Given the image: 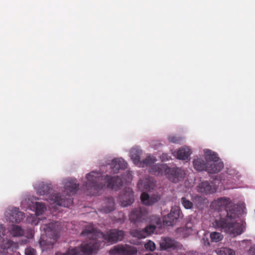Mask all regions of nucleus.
<instances>
[{"instance_id": "obj_16", "label": "nucleus", "mask_w": 255, "mask_h": 255, "mask_svg": "<svg viewBox=\"0 0 255 255\" xmlns=\"http://www.w3.org/2000/svg\"><path fill=\"white\" fill-rule=\"evenodd\" d=\"M115 209V202L112 197H108L105 200L103 205L99 208V211L104 213H109Z\"/></svg>"}, {"instance_id": "obj_20", "label": "nucleus", "mask_w": 255, "mask_h": 255, "mask_svg": "<svg viewBox=\"0 0 255 255\" xmlns=\"http://www.w3.org/2000/svg\"><path fill=\"white\" fill-rule=\"evenodd\" d=\"M89 244L88 243H83L79 247H75L74 248H69L65 253H57L55 255H90L91 254H87L83 252L81 250L83 245Z\"/></svg>"}, {"instance_id": "obj_11", "label": "nucleus", "mask_w": 255, "mask_h": 255, "mask_svg": "<svg viewBox=\"0 0 255 255\" xmlns=\"http://www.w3.org/2000/svg\"><path fill=\"white\" fill-rule=\"evenodd\" d=\"M48 199L53 204L66 207L70 206L73 202L72 200L69 197H62L59 193H53L49 195Z\"/></svg>"}, {"instance_id": "obj_14", "label": "nucleus", "mask_w": 255, "mask_h": 255, "mask_svg": "<svg viewBox=\"0 0 255 255\" xmlns=\"http://www.w3.org/2000/svg\"><path fill=\"white\" fill-rule=\"evenodd\" d=\"M216 190V187L207 181L201 182L198 186V192L205 194H212Z\"/></svg>"}, {"instance_id": "obj_35", "label": "nucleus", "mask_w": 255, "mask_h": 255, "mask_svg": "<svg viewBox=\"0 0 255 255\" xmlns=\"http://www.w3.org/2000/svg\"><path fill=\"white\" fill-rule=\"evenodd\" d=\"M220 254V255H235V252L230 248H224L221 250Z\"/></svg>"}, {"instance_id": "obj_32", "label": "nucleus", "mask_w": 255, "mask_h": 255, "mask_svg": "<svg viewBox=\"0 0 255 255\" xmlns=\"http://www.w3.org/2000/svg\"><path fill=\"white\" fill-rule=\"evenodd\" d=\"M181 203L183 206L187 209L192 208L193 204L192 202L188 200L186 197H182L181 199Z\"/></svg>"}, {"instance_id": "obj_30", "label": "nucleus", "mask_w": 255, "mask_h": 255, "mask_svg": "<svg viewBox=\"0 0 255 255\" xmlns=\"http://www.w3.org/2000/svg\"><path fill=\"white\" fill-rule=\"evenodd\" d=\"M210 238L212 242L217 243L221 241L223 236L221 233L215 232L210 234Z\"/></svg>"}, {"instance_id": "obj_37", "label": "nucleus", "mask_w": 255, "mask_h": 255, "mask_svg": "<svg viewBox=\"0 0 255 255\" xmlns=\"http://www.w3.org/2000/svg\"><path fill=\"white\" fill-rule=\"evenodd\" d=\"M126 219V216L124 213L121 212L119 214V217L118 218H115L114 221L115 223L123 224L125 222Z\"/></svg>"}, {"instance_id": "obj_3", "label": "nucleus", "mask_w": 255, "mask_h": 255, "mask_svg": "<svg viewBox=\"0 0 255 255\" xmlns=\"http://www.w3.org/2000/svg\"><path fill=\"white\" fill-rule=\"evenodd\" d=\"M87 182L84 184L87 194L97 196L106 184L109 188L117 190L123 186L122 179L119 176H103L100 172L92 171L86 175Z\"/></svg>"}, {"instance_id": "obj_8", "label": "nucleus", "mask_w": 255, "mask_h": 255, "mask_svg": "<svg viewBox=\"0 0 255 255\" xmlns=\"http://www.w3.org/2000/svg\"><path fill=\"white\" fill-rule=\"evenodd\" d=\"M5 217L7 221L18 223L23 219L24 214L20 211L18 208L11 207L5 211Z\"/></svg>"}, {"instance_id": "obj_26", "label": "nucleus", "mask_w": 255, "mask_h": 255, "mask_svg": "<svg viewBox=\"0 0 255 255\" xmlns=\"http://www.w3.org/2000/svg\"><path fill=\"white\" fill-rule=\"evenodd\" d=\"M129 234L133 237L138 239L146 238L143 229H131L129 231Z\"/></svg>"}, {"instance_id": "obj_2", "label": "nucleus", "mask_w": 255, "mask_h": 255, "mask_svg": "<svg viewBox=\"0 0 255 255\" xmlns=\"http://www.w3.org/2000/svg\"><path fill=\"white\" fill-rule=\"evenodd\" d=\"M81 235L90 239L89 244L83 245L81 250L87 254H92L96 252L101 246V242L107 241L110 243H116L122 241L125 237V232L118 229H111L106 234H104L93 226L85 227Z\"/></svg>"}, {"instance_id": "obj_42", "label": "nucleus", "mask_w": 255, "mask_h": 255, "mask_svg": "<svg viewBox=\"0 0 255 255\" xmlns=\"http://www.w3.org/2000/svg\"><path fill=\"white\" fill-rule=\"evenodd\" d=\"M178 232L179 233H182V235L183 236V237L185 238V237H187V236H185V234L186 233H188V231H183V230H182V228L178 229Z\"/></svg>"}, {"instance_id": "obj_23", "label": "nucleus", "mask_w": 255, "mask_h": 255, "mask_svg": "<svg viewBox=\"0 0 255 255\" xmlns=\"http://www.w3.org/2000/svg\"><path fill=\"white\" fill-rule=\"evenodd\" d=\"M191 154V150L189 147H182L177 151V157L179 159L186 160L188 158Z\"/></svg>"}, {"instance_id": "obj_41", "label": "nucleus", "mask_w": 255, "mask_h": 255, "mask_svg": "<svg viewBox=\"0 0 255 255\" xmlns=\"http://www.w3.org/2000/svg\"><path fill=\"white\" fill-rule=\"evenodd\" d=\"M250 253L251 255H255V245L251 248Z\"/></svg>"}, {"instance_id": "obj_43", "label": "nucleus", "mask_w": 255, "mask_h": 255, "mask_svg": "<svg viewBox=\"0 0 255 255\" xmlns=\"http://www.w3.org/2000/svg\"><path fill=\"white\" fill-rule=\"evenodd\" d=\"M152 218L153 219H154V220H155V223H156V224H157V225H158V224H159V223H160V220H159V218H157V217H155V216H152Z\"/></svg>"}, {"instance_id": "obj_24", "label": "nucleus", "mask_w": 255, "mask_h": 255, "mask_svg": "<svg viewBox=\"0 0 255 255\" xmlns=\"http://www.w3.org/2000/svg\"><path fill=\"white\" fill-rule=\"evenodd\" d=\"M205 157L206 159L207 162H217L218 161L219 159L218 155L215 152L212 151L209 149H205L204 150Z\"/></svg>"}, {"instance_id": "obj_18", "label": "nucleus", "mask_w": 255, "mask_h": 255, "mask_svg": "<svg viewBox=\"0 0 255 255\" xmlns=\"http://www.w3.org/2000/svg\"><path fill=\"white\" fill-rule=\"evenodd\" d=\"M224 167L222 162H208L207 171L209 173H216L220 172Z\"/></svg>"}, {"instance_id": "obj_34", "label": "nucleus", "mask_w": 255, "mask_h": 255, "mask_svg": "<svg viewBox=\"0 0 255 255\" xmlns=\"http://www.w3.org/2000/svg\"><path fill=\"white\" fill-rule=\"evenodd\" d=\"M192 227L193 225L192 223L189 222L186 224L185 226L184 227L182 228V230H183V231H188V233L185 234V236H188L192 234L193 231Z\"/></svg>"}, {"instance_id": "obj_33", "label": "nucleus", "mask_w": 255, "mask_h": 255, "mask_svg": "<svg viewBox=\"0 0 255 255\" xmlns=\"http://www.w3.org/2000/svg\"><path fill=\"white\" fill-rule=\"evenodd\" d=\"M27 222L32 225H36L39 223V219L34 215H30L26 219Z\"/></svg>"}, {"instance_id": "obj_10", "label": "nucleus", "mask_w": 255, "mask_h": 255, "mask_svg": "<svg viewBox=\"0 0 255 255\" xmlns=\"http://www.w3.org/2000/svg\"><path fill=\"white\" fill-rule=\"evenodd\" d=\"M133 192L130 188H125L119 196V199L123 207H127L134 202Z\"/></svg>"}, {"instance_id": "obj_9", "label": "nucleus", "mask_w": 255, "mask_h": 255, "mask_svg": "<svg viewBox=\"0 0 255 255\" xmlns=\"http://www.w3.org/2000/svg\"><path fill=\"white\" fill-rule=\"evenodd\" d=\"M182 217L183 214L180 208L178 206H174L171 208L170 212L164 217L163 221L166 226H172L177 219Z\"/></svg>"}, {"instance_id": "obj_1", "label": "nucleus", "mask_w": 255, "mask_h": 255, "mask_svg": "<svg viewBox=\"0 0 255 255\" xmlns=\"http://www.w3.org/2000/svg\"><path fill=\"white\" fill-rule=\"evenodd\" d=\"M211 207L219 211H225L226 215H221L218 219L213 223V227L222 232L235 237L243 233L242 228L237 219L239 218L241 210L238 206L226 197H220L213 201Z\"/></svg>"}, {"instance_id": "obj_27", "label": "nucleus", "mask_w": 255, "mask_h": 255, "mask_svg": "<svg viewBox=\"0 0 255 255\" xmlns=\"http://www.w3.org/2000/svg\"><path fill=\"white\" fill-rule=\"evenodd\" d=\"M155 161L156 159L155 158L148 156L145 159L141 161L139 167H143L144 166H149L150 167Z\"/></svg>"}, {"instance_id": "obj_17", "label": "nucleus", "mask_w": 255, "mask_h": 255, "mask_svg": "<svg viewBox=\"0 0 255 255\" xmlns=\"http://www.w3.org/2000/svg\"><path fill=\"white\" fill-rule=\"evenodd\" d=\"M140 199L142 204L149 206L158 202L160 198L157 195L150 197L147 193L143 192L140 196Z\"/></svg>"}, {"instance_id": "obj_21", "label": "nucleus", "mask_w": 255, "mask_h": 255, "mask_svg": "<svg viewBox=\"0 0 255 255\" xmlns=\"http://www.w3.org/2000/svg\"><path fill=\"white\" fill-rule=\"evenodd\" d=\"M193 164L194 168L198 171H207L208 162L204 161L202 158L194 159Z\"/></svg>"}, {"instance_id": "obj_22", "label": "nucleus", "mask_w": 255, "mask_h": 255, "mask_svg": "<svg viewBox=\"0 0 255 255\" xmlns=\"http://www.w3.org/2000/svg\"><path fill=\"white\" fill-rule=\"evenodd\" d=\"M137 186L139 189L150 190V189H153L154 184L153 181L148 178L140 179L138 182Z\"/></svg>"}, {"instance_id": "obj_36", "label": "nucleus", "mask_w": 255, "mask_h": 255, "mask_svg": "<svg viewBox=\"0 0 255 255\" xmlns=\"http://www.w3.org/2000/svg\"><path fill=\"white\" fill-rule=\"evenodd\" d=\"M168 139L170 142L174 143H180L182 140V138L180 136L170 135L168 136Z\"/></svg>"}, {"instance_id": "obj_12", "label": "nucleus", "mask_w": 255, "mask_h": 255, "mask_svg": "<svg viewBox=\"0 0 255 255\" xmlns=\"http://www.w3.org/2000/svg\"><path fill=\"white\" fill-rule=\"evenodd\" d=\"M161 250H174L180 247V244L175 240L169 237L162 238L159 242Z\"/></svg>"}, {"instance_id": "obj_25", "label": "nucleus", "mask_w": 255, "mask_h": 255, "mask_svg": "<svg viewBox=\"0 0 255 255\" xmlns=\"http://www.w3.org/2000/svg\"><path fill=\"white\" fill-rule=\"evenodd\" d=\"M140 151L135 149H132L130 151V157L134 163V164L136 165L139 166V163H140Z\"/></svg>"}, {"instance_id": "obj_31", "label": "nucleus", "mask_w": 255, "mask_h": 255, "mask_svg": "<svg viewBox=\"0 0 255 255\" xmlns=\"http://www.w3.org/2000/svg\"><path fill=\"white\" fill-rule=\"evenodd\" d=\"M156 229V226L154 225H149L147 226L144 229H143L146 237L153 234Z\"/></svg>"}, {"instance_id": "obj_29", "label": "nucleus", "mask_w": 255, "mask_h": 255, "mask_svg": "<svg viewBox=\"0 0 255 255\" xmlns=\"http://www.w3.org/2000/svg\"><path fill=\"white\" fill-rule=\"evenodd\" d=\"M11 234L14 237H20L23 235V230L18 225L13 226L11 229Z\"/></svg>"}, {"instance_id": "obj_39", "label": "nucleus", "mask_w": 255, "mask_h": 255, "mask_svg": "<svg viewBox=\"0 0 255 255\" xmlns=\"http://www.w3.org/2000/svg\"><path fill=\"white\" fill-rule=\"evenodd\" d=\"M25 255H36V251L33 248L29 247L25 250Z\"/></svg>"}, {"instance_id": "obj_40", "label": "nucleus", "mask_w": 255, "mask_h": 255, "mask_svg": "<svg viewBox=\"0 0 255 255\" xmlns=\"http://www.w3.org/2000/svg\"><path fill=\"white\" fill-rule=\"evenodd\" d=\"M5 228L1 224H0V240L2 239L4 236Z\"/></svg>"}, {"instance_id": "obj_13", "label": "nucleus", "mask_w": 255, "mask_h": 255, "mask_svg": "<svg viewBox=\"0 0 255 255\" xmlns=\"http://www.w3.org/2000/svg\"><path fill=\"white\" fill-rule=\"evenodd\" d=\"M79 188V184L76 179H68L66 182L64 194L69 197L71 194L76 193Z\"/></svg>"}, {"instance_id": "obj_4", "label": "nucleus", "mask_w": 255, "mask_h": 255, "mask_svg": "<svg viewBox=\"0 0 255 255\" xmlns=\"http://www.w3.org/2000/svg\"><path fill=\"white\" fill-rule=\"evenodd\" d=\"M149 172L155 175H165L171 181L177 183L183 179L185 172L181 168L169 167L165 164H155L149 168Z\"/></svg>"}, {"instance_id": "obj_19", "label": "nucleus", "mask_w": 255, "mask_h": 255, "mask_svg": "<svg viewBox=\"0 0 255 255\" xmlns=\"http://www.w3.org/2000/svg\"><path fill=\"white\" fill-rule=\"evenodd\" d=\"M37 193L39 195L47 196L52 191V188L50 184H45L43 182L40 183L35 187Z\"/></svg>"}, {"instance_id": "obj_6", "label": "nucleus", "mask_w": 255, "mask_h": 255, "mask_svg": "<svg viewBox=\"0 0 255 255\" xmlns=\"http://www.w3.org/2000/svg\"><path fill=\"white\" fill-rule=\"evenodd\" d=\"M148 210L146 207H139L133 209L129 215V220L131 223L139 224L146 222L148 219Z\"/></svg>"}, {"instance_id": "obj_5", "label": "nucleus", "mask_w": 255, "mask_h": 255, "mask_svg": "<svg viewBox=\"0 0 255 255\" xmlns=\"http://www.w3.org/2000/svg\"><path fill=\"white\" fill-rule=\"evenodd\" d=\"M46 236L50 239V241L47 240L41 239L39 241V245L43 250L52 248L59 236L60 227L58 222L50 223L41 227Z\"/></svg>"}, {"instance_id": "obj_38", "label": "nucleus", "mask_w": 255, "mask_h": 255, "mask_svg": "<svg viewBox=\"0 0 255 255\" xmlns=\"http://www.w3.org/2000/svg\"><path fill=\"white\" fill-rule=\"evenodd\" d=\"M145 249L147 250L153 251L155 249V245L154 242L151 241L147 242L144 246Z\"/></svg>"}, {"instance_id": "obj_7", "label": "nucleus", "mask_w": 255, "mask_h": 255, "mask_svg": "<svg viewBox=\"0 0 255 255\" xmlns=\"http://www.w3.org/2000/svg\"><path fill=\"white\" fill-rule=\"evenodd\" d=\"M136 247L127 244H120L113 247L109 251L110 255H136Z\"/></svg>"}, {"instance_id": "obj_15", "label": "nucleus", "mask_w": 255, "mask_h": 255, "mask_svg": "<svg viewBox=\"0 0 255 255\" xmlns=\"http://www.w3.org/2000/svg\"><path fill=\"white\" fill-rule=\"evenodd\" d=\"M127 166V163L123 158L114 159L111 162L110 168L111 172L116 173L120 169H125Z\"/></svg>"}, {"instance_id": "obj_28", "label": "nucleus", "mask_w": 255, "mask_h": 255, "mask_svg": "<svg viewBox=\"0 0 255 255\" xmlns=\"http://www.w3.org/2000/svg\"><path fill=\"white\" fill-rule=\"evenodd\" d=\"M35 214L36 215H40L46 210V208L43 203L36 202L34 204Z\"/></svg>"}]
</instances>
